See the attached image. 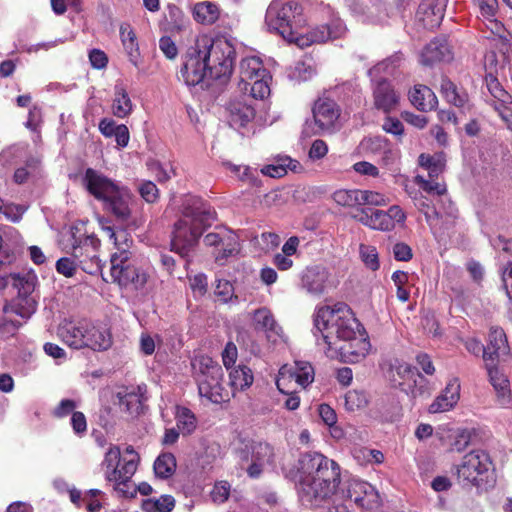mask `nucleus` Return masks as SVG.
I'll return each instance as SVG.
<instances>
[{
    "label": "nucleus",
    "instance_id": "nucleus-1",
    "mask_svg": "<svg viewBox=\"0 0 512 512\" xmlns=\"http://www.w3.org/2000/svg\"><path fill=\"white\" fill-rule=\"evenodd\" d=\"M265 25L268 31L279 34L300 48L341 38L347 31L339 18L332 19L329 24L306 29L302 7L297 0H273L266 10Z\"/></svg>",
    "mask_w": 512,
    "mask_h": 512
},
{
    "label": "nucleus",
    "instance_id": "nucleus-2",
    "mask_svg": "<svg viewBox=\"0 0 512 512\" xmlns=\"http://www.w3.org/2000/svg\"><path fill=\"white\" fill-rule=\"evenodd\" d=\"M299 471L298 495L306 506H322L331 499L340 484L339 465L318 452L302 454Z\"/></svg>",
    "mask_w": 512,
    "mask_h": 512
},
{
    "label": "nucleus",
    "instance_id": "nucleus-3",
    "mask_svg": "<svg viewBox=\"0 0 512 512\" xmlns=\"http://www.w3.org/2000/svg\"><path fill=\"white\" fill-rule=\"evenodd\" d=\"M360 327L352 310L345 303L320 307L314 315V336L317 345L325 354L326 349L349 339Z\"/></svg>",
    "mask_w": 512,
    "mask_h": 512
},
{
    "label": "nucleus",
    "instance_id": "nucleus-4",
    "mask_svg": "<svg viewBox=\"0 0 512 512\" xmlns=\"http://www.w3.org/2000/svg\"><path fill=\"white\" fill-rule=\"evenodd\" d=\"M82 182L88 193L117 220L127 221L131 217L134 195L127 186L92 168L85 170Z\"/></svg>",
    "mask_w": 512,
    "mask_h": 512
},
{
    "label": "nucleus",
    "instance_id": "nucleus-5",
    "mask_svg": "<svg viewBox=\"0 0 512 512\" xmlns=\"http://www.w3.org/2000/svg\"><path fill=\"white\" fill-rule=\"evenodd\" d=\"M139 455L132 446L123 452L116 445H111L104 455L102 469L105 480L112 484L120 497L132 498L136 495V485L132 477L137 471Z\"/></svg>",
    "mask_w": 512,
    "mask_h": 512
},
{
    "label": "nucleus",
    "instance_id": "nucleus-6",
    "mask_svg": "<svg viewBox=\"0 0 512 512\" xmlns=\"http://www.w3.org/2000/svg\"><path fill=\"white\" fill-rule=\"evenodd\" d=\"M216 214L209 207L197 201L186 208L182 217L175 223L172 233V250L187 256L194 249L204 229L215 220Z\"/></svg>",
    "mask_w": 512,
    "mask_h": 512
},
{
    "label": "nucleus",
    "instance_id": "nucleus-7",
    "mask_svg": "<svg viewBox=\"0 0 512 512\" xmlns=\"http://www.w3.org/2000/svg\"><path fill=\"white\" fill-rule=\"evenodd\" d=\"M61 246L65 252L71 253L77 259L86 273L93 275L101 271L102 263L97 255L100 241L94 233L88 232L85 222L73 224L63 234Z\"/></svg>",
    "mask_w": 512,
    "mask_h": 512
},
{
    "label": "nucleus",
    "instance_id": "nucleus-8",
    "mask_svg": "<svg viewBox=\"0 0 512 512\" xmlns=\"http://www.w3.org/2000/svg\"><path fill=\"white\" fill-rule=\"evenodd\" d=\"M197 49L209 66V74L214 79L229 77L232 73L235 49L226 37L211 38L203 34L195 39Z\"/></svg>",
    "mask_w": 512,
    "mask_h": 512
},
{
    "label": "nucleus",
    "instance_id": "nucleus-9",
    "mask_svg": "<svg viewBox=\"0 0 512 512\" xmlns=\"http://www.w3.org/2000/svg\"><path fill=\"white\" fill-rule=\"evenodd\" d=\"M191 365L201 397L217 404L228 398L222 385L223 369L217 362L207 355H200L192 360Z\"/></svg>",
    "mask_w": 512,
    "mask_h": 512
},
{
    "label": "nucleus",
    "instance_id": "nucleus-10",
    "mask_svg": "<svg viewBox=\"0 0 512 512\" xmlns=\"http://www.w3.org/2000/svg\"><path fill=\"white\" fill-rule=\"evenodd\" d=\"M402 60V54H395L368 71L371 80L375 81L373 86L374 107L384 113H389L397 108L400 94L393 88L390 82L385 79L376 81V78L382 73L392 74L400 66Z\"/></svg>",
    "mask_w": 512,
    "mask_h": 512
},
{
    "label": "nucleus",
    "instance_id": "nucleus-11",
    "mask_svg": "<svg viewBox=\"0 0 512 512\" xmlns=\"http://www.w3.org/2000/svg\"><path fill=\"white\" fill-rule=\"evenodd\" d=\"M235 452L240 467L253 479L259 478L274 462V448L267 442L242 440Z\"/></svg>",
    "mask_w": 512,
    "mask_h": 512
},
{
    "label": "nucleus",
    "instance_id": "nucleus-12",
    "mask_svg": "<svg viewBox=\"0 0 512 512\" xmlns=\"http://www.w3.org/2000/svg\"><path fill=\"white\" fill-rule=\"evenodd\" d=\"M455 469L458 482L464 486L482 487L493 481L492 460L481 449L465 454Z\"/></svg>",
    "mask_w": 512,
    "mask_h": 512
},
{
    "label": "nucleus",
    "instance_id": "nucleus-13",
    "mask_svg": "<svg viewBox=\"0 0 512 512\" xmlns=\"http://www.w3.org/2000/svg\"><path fill=\"white\" fill-rule=\"evenodd\" d=\"M354 218L373 230L392 231L397 224L403 225L406 221V214L398 205L391 206L387 211L362 208Z\"/></svg>",
    "mask_w": 512,
    "mask_h": 512
},
{
    "label": "nucleus",
    "instance_id": "nucleus-14",
    "mask_svg": "<svg viewBox=\"0 0 512 512\" xmlns=\"http://www.w3.org/2000/svg\"><path fill=\"white\" fill-rule=\"evenodd\" d=\"M110 262V275L119 286L137 290L143 288L147 283L146 272L137 267L130 256H111Z\"/></svg>",
    "mask_w": 512,
    "mask_h": 512
},
{
    "label": "nucleus",
    "instance_id": "nucleus-15",
    "mask_svg": "<svg viewBox=\"0 0 512 512\" xmlns=\"http://www.w3.org/2000/svg\"><path fill=\"white\" fill-rule=\"evenodd\" d=\"M314 380V369L309 362L295 361L293 365H283L278 373L276 385L283 394H289L296 386L306 388Z\"/></svg>",
    "mask_w": 512,
    "mask_h": 512
},
{
    "label": "nucleus",
    "instance_id": "nucleus-16",
    "mask_svg": "<svg viewBox=\"0 0 512 512\" xmlns=\"http://www.w3.org/2000/svg\"><path fill=\"white\" fill-rule=\"evenodd\" d=\"M370 349V342L360 327L355 335L344 340L331 349H326V356L346 363H358L362 361Z\"/></svg>",
    "mask_w": 512,
    "mask_h": 512
},
{
    "label": "nucleus",
    "instance_id": "nucleus-17",
    "mask_svg": "<svg viewBox=\"0 0 512 512\" xmlns=\"http://www.w3.org/2000/svg\"><path fill=\"white\" fill-rule=\"evenodd\" d=\"M419 165L428 171L429 179L421 175L415 177V182L419 187L430 196L441 197L446 192V186L440 182L433 181L444 170V159L442 155L421 154L419 156Z\"/></svg>",
    "mask_w": 512,
    "mask_h": 512
},
{
    "label": "nucleus",
    "instance_id": "nucleus-18",
    "mask_svg": "<svg viewBox=\"0 0 512 512\" xmlns=\"http://www.w3.org/2000/svg\"><path fill=\"white\" fill-rule=\"evenodd\" d=\"M203 241L206 246L218 249L214 253V258L219 265H224L229 258L236 256L240 251L238 236L226 228L208 233Z\"/></svg>",
    "mask_w": 512,
    "mask_h": 512
},
{
    "label": "nucleus",
    "instance_id": "nucleus-19",
    "mask_svg": "<svg viewBox=\"0 0 512 512\" xmlns=\"http://www.w3.org/2000/svg\"><path fill=\"white\" fill-rule=\"evenodd\" d=\"M484 362L488 380L495 391L497 403L503 408L511 407L512 391L509 378L494 361L492 354L487 351L484 352Z\"/></svg>",
    "mask_w": 512,
    "mask_h": 512
},
{
    "label": "nucleus",
    "instance_id": "nucleus-20",
    "mask_svg": "<svg viewBox=\"0 0 512 512\" xmlns=\"http://www.w3.org/2000/svg\"><path fill=\"white\" fill-rule=\"evenodd\" d=\"M197 48L195 43L188 48L178 75L188 86L200 84L209 72V66Z\"/></svg>",
    "mask_w": 512,
    "mask_h": 512
},
{
    "label": "nucleus",
    "instance_id": "nucleus-21",
    "mask_svg": "<svg viewBox=\"0 0 512 512\" xmlns=\"http://www.w3.org/2000/svg\"><path fill=\"white\" fill-rule=\"evenodd\" d=\"M340 109L330 99H319L313 108L315 134L332 133L339 128Z\"/></svg>",
    "mask_w": 512,
    "mask_h": 512
},
{
    "label": "nucleus",
    "instance_id": "nucleus-22",
    "mask_svg": "<svg viewBox=\"0 0 512 512\" xmlns=\"http://www.w3.org/2000/svg\"><path fill=\"white\" fill-rule=\"evenodd\" d=\"M347 497L362 509H374L380 505V495L376 488L360 479L348 482Z\"/></svg>",
    "mask_w": 512,
    "mask_h": 512
},
{
    "label": "nucleus",
    "instance_id": "nucleus-23",
    "mask_svg": "<svg viewBox=\"0 0 512 512\" xmlns=\"http://www.w3.org/2000/svg\"><path fill=\"white\" fill-rule=\"evenodd\" d=\"M89 322L85 320H64L58 327V336L73 349L85 348V339Z\"/></svg>",
    "mask_w": 512,
    "mask_h": 512
},
{
    "label": "nucleus",
    "instance_id": "nucleus-24",
    "mask_svg": "<svg viewBox=\"0 0 512 512\" xmlns=\"http://www.w3.org/2000/svg\"><path fill=\"white\" fill-rule=\"evenodd\" d=\"M448 0H422L417 11V19L423 28L432 30L438 27L444 17Z\"/></svg>",
    "mask_w": 512,
    "mask_h": 512
},
{
    "label": "nucleus",
    "instance_id": "nucleus-25",
    "mask_svg": "<svg viewBox=\"0 0 512 512\" xmlns=\"http://www.w3.org/2000/svg\"><path fill=\"white\" fill-rule=\"evenodd\" d=\"M253 324L256 330L265 333L268 341L277 343L284 341L285 335L281 326L276 322L272 312L265 308H259L253 313Z\"/></svg>",
    "mask_w": 512,
    "mask_h": 512
},
{
    "label": "nucleus",
    "instance_id": "nucleus-26",
    "mask_svg": "<svg viewBox=\"0 0 512 512\" xmlns=\"http://www.w3.org/2000/svg\"><path fill=\"white\" fill-rule=\"evenodd\" d=\"M461 385L458 378H451L442 393L430 404V413H442L455 407L460 399Z\"/></svg>",
    "mask_w": 512,
    "mask_h": 512
},
{
    "label": "nucleus",
    "instance_id": "nucleus-27",
    "mask_svg": "<svg viewBox=\"0 0 512 512\" xmlns=\"http://www.w3.org/2000/svg\"><path fill=\"white\" fill-rule=\"evenodd\" d=\"M452 59L450 45L444 38H436L427 44L420 54V63L430 66L436 62Z\"/></svg>",
    "mask_w": 512,
    "mask_h": 512
},
{
    "label": "nucleus",
    "instance_id": "nucleus-28",
    "mask_svg": "<svg viewBox=\"0 0 512 512\" xmlns=\"http://www.w3.org/2000/svg\"><path fill=\"white\" fill-rule=\"evenodd\" d=\"M268 70L263 66L260 58L256 56L246 57L240 63V83L242 91H247V83L260 77H268Z\"/></svg>",
    "mask_w": 512,
    "mask_h": 512
},
{
    "label": "nucleus",
    "instance_id": "nucleus-29",
    "mask_svg": "<svg viewBox=\"0 0 512 512\" xmlns=\"http://www.w3.org/2000/svg\"><path fill=\"white\" fill-rule=\"evenodd\" d=\"M406 192L412 199L415 207L425 215L429 226L431 228L436 227L441 213L435 207L434 200L430 196L424 195L423 192L411 190L408 187H406Z\"/></svg>",
    "mask_w": 512,
    "mask_h": 512
},
{
    "label": "nucleus",
    "instance_id": "nucleus-30",
    "mask_svg": "<svg viewBox=\"0 0 512 512\" xmlns=\"http://www.w3.org/2000/svg\"><path fill=\"white\" fill-rule=\"evenodd\" d=\"M486 350L492 354L494 361H506V359L509 357L510 348L506 334L502 328H490Z\"/></svg>",
    "mask_w": 512,
    "mask_h": 512
},
{
    "label": "nucleus",
    "instance_id": "nucleus-31",
    "mask_svg": "<svg viewBox=\"0 0 512 512\" xmlns=\"http://www.w3.org/2000/svg\"><path fill=\"white\" fill-rule=\"evenodd\" d=\"M229 124L234 128L245 127L255 117V108L242 100H234L230 102L229 107Z\"/></svg>",
    "mask_w": 512,
    "mask_h": 512
},
{
    "label": "nucleus",
    "instance_id": "nucleus-32",
    "mask_svg": "<svg viewBox=\"0 0 512 512\" xmlns=\"http://www.w3.org/2000/svg\"><path fill=\"white\" fill-rule=\"evenodd\" d=\"M100 224H101L103 232L113 242V244L117 250L111 256H118V257L130 256L129 249L133 243L130 233H128V231L125 229L115 230L113 227L105 225L102 220L100 221Z\"/></svg>",
    "mask_w": 512,
    "mask_h": 512
},
{
    "label": "nucleus",
    "instance_id": "nucleus-33",
    "mask_svg": "<svg viewBox=\"0 0 512 512\" xmlns=\"http://www.w3.org/2000/svg\"><path fill=\"white\" fill-rule=\"evenodd\" d=\"M112 336L108 329L103 327H97L88 324L85 348H90L94 351H104L111 347Z\"/></svg>",
    "mask_w": 512,
    "mask_h": 512
},
{
    "label": "nucleus",
    "instance_id": "nucleus-34",
    "mask_svg": "<svg viewBox=\"0 0 512 512\" xmlns=\"http://www.w3.org/2000/svg\"><path fill=\"white\" fill-rule=\"evenodd\" d=\"M327 281L328 272L320 267L308 268L302 276V285L311 294L323 293Z\"/></svg>",
    "mask_w": 512,
    "mask_h": 512
},
{
    "label": "nucleus",
    "instance_id": "nucleus-35",
    "mask_svg": "<svg viewBox=\"0 0 512 512\" xmlns=\"http://www.w3.org/2000/svg\"><path fill=\"white\" fill-rule=\"evenodd\" d=\"M409 99L412 105L421 111L432 110L438 103L434 92L424 85L415 86L410 92Z\"/></svg>",
    "mask_w": 512,
    "mask_h": 512
},
{
    "label": "nucleus",
    "instance_id": "nucleus-36",
    "mask_svg": "<svg viewBox=\"0 0 512 512\" xmlns=\"http://www.w3.org/2000/svg\"><path fill=\"white\" fill-rule=\"evenodd\" d=\"M133 111V103L123 84H116L114 87V98L112 102V113L117 118H126Z\"/></svg>",
    "mask_w": 512,
    "mask_h": 512
},
{
    "label": "nucleus",
    "instance_id": "nucleus-37",
    "mask_svg": "<svg viewBox=\"0 0 512 512\" xmlns=\"http://www.w3.org/2000/svg\"><path fill=\"white\" fill-rule=\"evenodd\" d=\"M117 398L120 407L130 414H138L146 400L141 386H138L136 390L118 392Z\"/></svg>",
    "mask_w": 512,
    "mask_h": 512
},
{
    "label": "nucleus",
    "instance_id": "nucleus-38",
    "mask_svg": "<svg viewBox=\"0 0 512 512\" xmlns=\"http://www.w3.org/2000/svg\"><path fill=\"white\" fill-rule=\"evenodd\" d=\"M120 36L129 61L138 68L140 65V53L135 32L129 25H122L120 27Z\"/></svg>",
    "mask_w": 512,
    "mask_h": 512
},
{
    "label": "nucleus",
    "instance_id": "nucleus-39",
    "mask_svg": "<svg viewBox=\"0 0 512 512\" xmlns=\"http://www.w3.org/2000/svg\"><path fill=\"white\" fill-rule=\"evenodd\" d=\"M193 18L198 23L211 25L215 23L220 16L219 7L210 1L198 2L192 9Z\"/></svg>",
    "mask_w": 512,
    "mask_h": 512
},
{
    "label": "nucleus",
    "instance_id": "nucleus-40",
    "mask_svg": "<svg viewBox=\"0 0 512 512\" xmlns=\"http://www.w3.org/2000/svg\"><path fill=\"white\" fill-rule=\"evenodd\" d=\"M36 281L37 277L32 273L11 274L9 277V282L18 291V297H31Z\"/></svg>",
    "mask_w": 512,
    "mask_h": 512
},
{
    "label": "nucleus",
    "instance_id": "nucleus-41",
    "mask_svg": "<svg viewBox=\"0 0 512 512\" xmlns=\"http://www.w3.org/2000/svg\"><path fill=\"white\" fill-rule=\"evenodd\" d=\"M229 378L231 387L238 391L250 387L254 380L253 373L247 366H239L233 369L229 374Z\"/></svg>",
    "mask_w": 512,
    "mask_h": 512
},
{
    "label": "nucleus",
    "instance_id": "nucleus-42",
    "mask_svg": "<svg viewBox=\"0 0 512 512\" xmlns=\"http://www.w3.org/2000/svg\"><path fill=\"white\" fill-rule=\"evenodd\" d=\"M175 507V500L170 495H162L159 498H149L142 502L145 512H171Z\"/></svg>",
    "mask_w": 512,
    "mask_h": 512
},
{
    "label": "nucleus",
    "instance_id": "nucleus-43",
    "mask_svg": "<svg viewBox=\"0 0 512 512\" xmlns=\"http://www.w3.org/2000/svg\"><path fill=\"white\" fill-rule=\"evenodd\" d=\"M176 459L171 453H163L154 462V472L159 478L165 479L175 472Z\"/></svg>",
    "mask_w": 512,
    "mask_h": 512
},
{
    "label": "nucleus",
    "instance_id": "nucleus-44",
    "mask_svg": "<svg viewBox=\"0 0 512 512\" xmlns=\"http://www.w3.org/2000/svg\"><path fill=\"white\" fill-rule=\"evenodd\" d=\"M391 381L402 390V382H408L411 377L419 378V372L407 363H399L392 368Z\"/></svg>",
    "mask_w": 512,
    "mask_h": 512
},
{
    "label": "nucleus",
    "instance_id": "nucleus-45",
    "mask_svg": "<svg viewBox=\"0 0 512 512\" xmlns=\"http://www.w3.org/2000/svg\"><path fill=\"white\" fill-rule=\"evenodd\" d=\"M441 93L445 99L456 107H463L467 102V95L460 94L453 82L449 79L443 78L441 80Z\"/></svg>",
    "mask_w": 512,
    "mask_h": 512
},
{
    "label": "nucleus",
    "instance_id": "nucleus-46",
    "mask_svg": "<svg viewBox=\"0 0 512 512\" xmlns=\"http://www.w3.org/2000/svg\"><path fill=\"white\" fill-rule=\"evenodd\" d=\"M177 429L184 435L191 434L196 428L194 414L185 407H178L176 412Z\"/></svg>",
    "mask_w": 512,
    "mask_h": 512
},
{
    "label": "nucleus",
    "instance_id": "nucleus-47",
    "mask_svg": "<svg viewBox=\"0 0 512 512\" xmlns=\"http://www.w3.org/2000/svg\"><path fill=\"white\" fill-rule=\"evenodd\" d=\"M402 391L416 399L428 394L427 380L419 373V378L411 377L408 382H402Z\"/></svg>",
    "mask_w": 512,
    "mask_h": 512
},
{
    "label": "nucleus",
    "instance_id": "nucleus-48",
    "mask_svg": "<svg viewBox=\"0 0 512 512\" xmlns=\"http://www.w3.org/2000/svg\"><path fill=\"white\" fill-rule=\"evenodd\" d=\"M271 75L268 77H260L247 83V91H250V96L254 99L264 100L270 95V83Z\"/></svg>",
    "mask_w": 512,
    "mask_h": 512
},
{
    "label": "nucleus",
    "instance_id": "nucleus-49",
    "mask_svg": "<svg viewBox=\"0 0 512 512\" xmlns=\"http://www.w3.org/2000/svg\"><path fill=\"white\" fill-rule=\"evenodd\" d=\"M314 69L310 64L299 61L287 70L288 78L295 82L306 81L312 77Z\"/></svg>",
    "mask_w": 512,
    "mask_h": 512
},
{
    "label": "nucleus",
    "instance_id": "nucleus-50",
    "mask_svg": "<svg viewBox=\"0 0 512 512\" xmlns=\"http://www.w3.org/2000/svg\"><path fill=\"white\" fill-rule=\"evenodd\" d=\"M359 255L362 262L368 269L376 271L379 268V257L375 246L360 244Z\"/></svg>",
    "mask_w": 512,
    "mask_h": 512
},
{
    "label": "nucleus",
    "instance_id": "nucleus-51",
    "mask_svg": "<svg viewBox=\"0 0 512 512\" xmlns=\"http://www.w3.org/2000/svg\"><path fill=\"white\" fill-rule=\"evenodd\" d=\"M333 200L343 207L359 206V189H340L333 193Z\"/></svg>",
    "mask_w": 512,
    "mask_h": 512
},
{
    "label": "nucleus",
    "instance_id": "nucleus-52",
    "mask_svg": "<svg viewBox=\"0 0 512 512\" xmlns=\"http://www.w3.org/2000/svg\"><path fill=\"white\" fill-rule=\"evenodd\" d=\"M388 203L389 198L380 192L359 189V206H386Z\"/></svg>",
    "mask_w": 512,
    "mask_h": 512
},
{
    "label": "nucleus",
    "instance_id": "nucleus-53",
    "mask_svg": "<svg viewBox=\"0 0 512 512\" xmlns=\"http://www.w3.org/2000/svg\"><path fill=\"white\" fill-rule=\"evenodd\" d=\"M37 307L36 300L33 297H18L14 304V312L23 319H28L35 313Z\"/></svg>",
    "mask_w": 512,
    "mask_h": 512
},
{
    "label": "nucleus",
    "instance_id": "nucleus-54",
    "mask_svg": "<svg viewBox=\"0 0 512 512\" xmlns=\"http://www.w3.org/2000/svg\"><path fill=\"white\" fill-rule=\"evenodd\" d=\"M367 403L363 392L357 390L348 391L344 396V405L348 411H355L364 407Z\"/></svg>",
    "mask_w": 512,
    "mask_h": 512
},
{
    "label": "nucleus",
    "instance_id": "nucleus-55",
    "mask_svg": "<svg viewBox=\"0 0 512 512\" xmlns=\"http://www.w3.org/2000/svg\"><path fill=\"white\" fill-rule=\"evenodd\" d=\"M482 20H491L495 17L498 2L497 0H475Z\"/></svg>",
    "mask_w": 512,
    "mask_h": 512
},
{
    "label": "nucleus",
    "instance_id": "nucleus-56",
    "mask_svg": "<svg viewBox=\"0 0 512 512\" xmlns=\"http://www.w3.org/2000/svg\"><path fill=\"white\" fill-rule=\"evenodd\" d=\"M139 193L141 197L148 203H154L159 197L157 186L151 181H144L139 185Z\"/></svg>",
    "mask_w": 512,
    "mask_h": 512
},
{
    "label": "nucleus",
    "instance_id": "nucleus-57",
    "mask_svg": "<svg viewBox=\"0 0 512 512\" xmlns=\"http://www.w3.org/2000/svg\"><path fill=\"white\" fill-rule=\"evenodd\" d=\"M231 486L227 481L217 482L212 491L211 498L215 503H223L225 502L230 494Z\"/></svg>",
    "mask_w": 512,
    "mask_h": 512
},
{
    "label": "nucleus",
    "instance_id": "nucleus-58",
    "mask_svg": "<svg viewBox=\"0 0 512 512\" xmlns=\"http://www.w3.org/2000/svg\"><path fill=\"white\" fill-rule=\"evenodd\" d=\"M37 164V160H31L26 163L25 167H20L16 169L13 176L15 183L23 184L24 182H26L28 177L35 172Z\"/></svg>",
    "mask_w": 512,
    "mask_h": 512
},
{
    "label": "nucleus",
    "instance_id": "nucleus-59",
    "mask_svg": "<svg viewBox=\"0 0 512 512\" xmlns=\"http://www.w3.org/2000/svg\"><path fill=\"white\" fill-rule=\"evenodd\" d=\"M159 49L168 59H175L178 55V48L175 42L168 36H163L159 40Z\"/></svg>",
    "mask_w": 512,
    "mask_h": 512
},
{
    "label": "nucleus",
    "instance_id": "nucleus-60",
    "mask_svg": "<svg viewBox=\"0 0 512 512\" xmlns=\"http://www.w3.org/2000/svg\"><path fill=\"white\" fill-rule=\"evenodd\" d=\"M238 357L237 347L234 343L228 342L222 352V360L224 366L229 369L231 368Z\"/></svg>",
    "mask_w": 512,
    "mask_h": 512
},
{
    "label": "nucleus",
    "instance_id": "nucleus-61",
    "mask_svg": "<svg viewBox=\"0 0 512 512\" xmlns=\"http://www.w3.org/2000/svg\"><path fill=\"white\" fill-rule=\"evenodd\" d=\"M392 253L398 261H409L413 256L411 247L404 242L396 243L393 246Z\"/></svg>",
    "mask_w": 512,
    "mask_h": 512
},
{
    "label": "nucleus",
    "instance_id": "nucleus-62",
    "mask_svg": "<svg viewBox=\"0 0 512 512\" xmlns=\"http://www.w3.org/2000/svg\"><path fill=\"white\" fill-rule=\"evenodd\" d=\"M56 270L65 277H72L76 270V264L72 259L63 257L56 262Z\"/></svg>",
    "mask_w": 512,
    "mask_h": 512
},
{
    "label": "nucleus",
    "instance_id": "nucleus-63",
    "mask_svg": "<svg viewBox=\"0 0 512 512\" xmlns=\"http://www.w3.org/2000/svg\"><path fill=\"white\" fill-rule=\"evenodd\" d=\"M328 146L323 140H315L309 150V158L312 160H319L326 156Z\"/></svg>",
    "mask_w": 512,
    "mask_h": 512
},
{
    "label": "nucleus",
    "instance_id": "nucleus-64",
    "mask_svg": "<svg viewBox=\"0 0 512 512\" xmlns=\"http://www.w3.org/2000/svg\"><path fill=\"white\" fill-rule=\"evenodd\" d=\"M215 294L221 296L223 301H228L233 294V285L228 280H218L215 288Z\"/></svg>",
    "mask_w": 512,
    "mask_h": 512
}]
</instances>
